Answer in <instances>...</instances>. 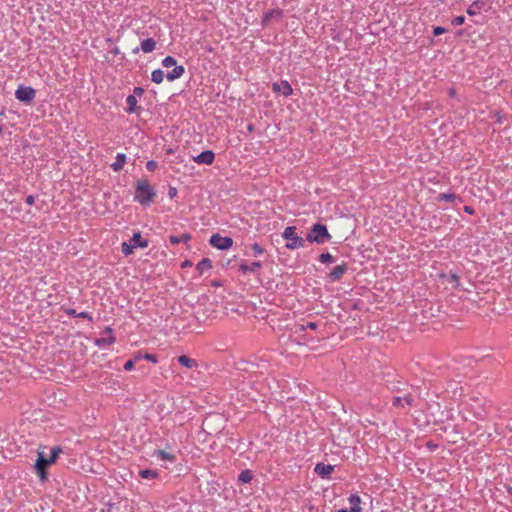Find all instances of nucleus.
<instances>
[{"instance_id":"obj_3","label":"nucleus","mask_w":512,"mask_h":512,"mask_svg":"<svg viewBox=\"0 0 512 512\" xmlns=\"http://www.w3.org/2000/svg\"><path fill=\"white\" fill-rule=\"evenodd\" d=\"M282 236L284 239L288 240V242L286 243V248L289 250H294L305 245V239L299 237L296 234L295 226L286 227Z\"/></svg>"},{"instance_id":"obj_34","label":"nucleus","mask_w":512,"mask_h":512,"mask_svg":"<svg viewBox=\"0 0 512 512\" xmlns=\"http://www.w3.org/2000/svg\"><path fill=\"white\" fill-rule=\"evenodd\" d=\"M252 250L254 251V256H258L264 253V249L258 243H254L252 245Z\"/></svg>"},{"instance_id":"obj_11","label":"nucleus","mask_w":512,"mask_h":512,"mask_svg":"<svg viewBox=\"0 0 512 512\" xmlns=\"http://www.w3.org/2000/svg\"><path fill=\"white\" fill-rule=\"evenodd\" d=\"M334 468L335 467L331 464L317 463L314 471L321 478H328L330 476V474L334 471Z\"/></svg>"},{"instance_id":"obj_21","label":"nucleus","mask_w":512,"mask_h":512,"mask_svg":"<svg viewBox=\"0 0 512 512\" xmlns=\"http://www.w3.org/2000/svg\"><path fill=\"white\" fill-rule=\"evenodd\" d=\"M127 108L125 109L127 113H133L137 110V99L135 95H128L126 98Z\"/></svg>"},{"instance_id":"obj_51","label":"nucleus","mask_w":512,"mask_h":512,"mask_svg":"<svg viewBox=\"0 0 512 512\" xmlns=\"http://www.w3.org/2000/svg\"><path fill=\"white\" fill-rule=\"evenodd\" d=\"M506 488L508 493L512 495V486H507Z\"/></svg>"},{"instance_id":"obj_55","label":"nucleus","mask_w":512,"mask_h":512,"mask_svg":"<svg viewBox=\"0 0 512 512\" xmlns=\"http://www.w3.org/2000/svg\"><path fill=\"white\" fill-rule=\"evenodd\" d=\"M400 389L399 388H396V387H393L392 388V391H399Z\"/></svg>"},{"instance_id":"obj_50","label":"nucleus","mask_w":512,"mask_h":512,"mask_svg":"<svg viewBox=\"0 0 512 512\" xmlns=\"http://www.w3.org/2000/svg\"><path fill=\"white\" fill-rule=\"evenodd\" d=\"M111 52H112L113 54H118V53H119V49L116 47V48H114Z\"/></svg>"},{"instance_id":"obj_15","label":"nucleus","mask_w":512,"mask_h":512,"mask_svg":"<svg viewBox=\"0 0 512 512\" xmlns=\"http://www.w3.org/2000/svg\"><path fill=\"white\" fill-rule=\"evenodd\" d=\"M177 361L180 365H182L186 368H189V369L198 367L197 361L195 359H192V358L186 356V355H180L177 358Z\"/></svg>"},{"instance_id":"obj_26","label":"nucleus","mask_w":512,"mask_h":512,"mask_svg":"<svg viewBox=\"0 0 512 512\" xmlns=\"http://www.w3.org/2000/svg\"><path fill=\"white\" fill-rule=\"evenodd\" d=\"M155 454L162 460H167L170 462L175 461V456L171 453L166 452L165 450H157Z\"/></svg>"},{"instance_id":"obj_53","label":"nucleus","mask_w":512,"mask_h":512,"mask_svg":"<svg viewBox=\"0 0 512 512\" xmlns=\"http://www.w3.org/2000/svg\"><path fill=\"white\" fill-rule=\"evenodd\" d=\"M248 130H249V131H252V130H253V126H252L251 124L248 126Z\"/></svg>"},{"instance_id":"obj_6","label":"nucleus","mask_w":512,"mask_h":512,"mask_svg":"<svg viewBox=\"0 0 512 512\" xmlns=\"http://www.w3.org/2000/svg\"><path fill=\"white\" fill-rule=\"evenodd\" d=\"M50 464L51 463H48V458L44 456V453L38 452L34 467L41 480H45L47 478L46 467Z\"/></svg>"},{"instance_id":"obj_2","label":"nucleus","mask_w":512,"mask_h":512,"mask_svg":"<svg viewBox=\"0 0 512 512\" xmlns=\"http://www.w3.org/2000/svg\"><path fill=\"white\" fill-rule=\"evenodd\" d=\"M331 235L325 225L315 223L309 230L306 240L310 243L324 244L330 241Z\"/></svg>"},{"instance_id":"obj_38","label":"nucleus","mask_w":512,"mask_h":512,"mask_svg":"<svg viewBox=\"0 0 512 512\" xmlns=\"http://www.w3.org/2000/svg\"><path fill=\"white\" fill-rule=\"evenodd\" d=\"M317 326L318 325L316 322H308L306 325H301V330H305L307 328L315 330L317 328Z\"/></svg>"},{"instance_id":"obj_31","label":"nucleus","mask_w":512,"mask_h":512,"mask_svg":"<svg viewBox=\"0 0 512 512\" xmlns=\"http://www.w3.org/2000/svg\"><path fill=\"white\" fill-rule=\"evenodd\" d=\"M62 452V449L60 447H54L52 448L51 450V455L50 457L48 458V463H51L53 464L56 459L58 458L59 454Z\"/></svg>"},{"instance_id":"obj_27","label":"nucleus","mask_w":512,"mask_h":512,"mask_svg":"<svg viewBox=\"0 0 512 512\" xmlns=\"http://www.w3.org/2000/svg\"><path fill=\"white\" fill-rule=\"evenodd\" d=\"M283 11L281 9H273L269 10L265 13L263 23H267L271 18H273L275 15L282 16Z\"/></svg>"},{"instance_id":"obj_29","label":"nucleus","mask_w":512,"mask_h":512,"mask_svg":"<svg viewBox=\"0 0 512 512\" xmlns=\"http://www.w3.org/2000/svg\"><path fill=\"white\" fill-rule=\"evenodd\" d=\"M457 198L454 193H440L437 197L438 201L453 202Z\"/></svg>"},{"instance_id":"obj_5","label":"nucleus","mask_w":512,"mask_h":512,"mask_svg":"<svg viewBox=\"0 0 512 512\" xmlns=\"http://www.w3.org/2000/svg\"><path fill=\"white\" fill-rule=\"evenodd\" d=\"M36 91L30 86H19L15 91V97L23 103H30L35 98Z\"/></svg>"},{"instance_id":"obj_19","label":"nucleus","mask_w":512,"mask_h":512,"mask_svg":"<svg viewBox=\"0 0 512 512\" xmlns=\"http://www.w3.org/2000/svg\"><path fill=\"white\" fill-rule=\"evenodd\" d=\"M212 268V261L209 258H203L196 266L199 275Z\"/></svg>"},{"instance_id":"obj_48","label":"nucleus","mask_w":512,"mask_h":512,"mask_svg":"<svg viewBox=\"0 0 512 512\" xmlns=\"http://www.w3.org/2000/svg\"><path fill=\"white\" fill-rule=\"evenodd\" d=\"M191 265H192V262H191V261H189V260H185V261L181 264V266H182L183 268H185V267H189V266H191Z\"/></svg>"},{"instance_id":"obj_35","label":"nucleus","mask_w":512,"mask_h":512,"mask_svg":"<svg viewBox=\"0 0 512 512\" xmlns=\"http://www.w3.org/2000/svg\"><path fill=\"white\" fill-rule=\"evenodd\" d=\"M465 23V17L460 15V16H457L455 17L453 20H452V24L455 25V26H461Z\"/></svg>"},{"instance_id":"obj_40","label":"nucleus","mask_w":512,"mask_h":512,"mask_svg":"<svg viewBox=\"0 0 512 512\" xmlns=\"http://www.w3.org/2000/svg\"><path fill=\"white\" fill-rule=\"evenodd\" d=\"M134 364H135V361L133 359H130V360L126 361V363L124 364V369L126 371H130L133 369Z\"/></svg>"},{"instance_id":"obj_24","label":"nucleus","mask_w":512,"mask_h":512,"mask_svg":"<svg viewBox=\"0 0 512 512\" xmlns=\"http://www.w3.org/2000/svg\"><path fill=\"white\" fill-rule=\"evenodd\" d=\"M164 76V72L161 69H156L151 74V80L156 84H160L163 82Z\"/></svg>"},{"instance_id":"obj_30","label":"nucleus","mask_w":512,"mask_h":512,"mask_svg":"<svg viewBox=\"0 0 512 512\" xmlns=\"http://www.w3.org/2000/svg\"><path fill=\"white\" fill-rule=\"evenodd\" d=\"M135 247L133 244L129 241V243L124 242L121 246V251L125 256H129L134 252Z\"/></svg>"},{"instance_id":"obj_20","label":"nucleus","mask_w":512,"mask_h":512,"mask_svg":"<svg viewBox=\"0 0 512 512\" xmlns=\"http://www.w3.org/2000/svg\"><path fill=\"white\" fill-rule=\"evenodd\" d=\"M125 163H126V155L123 153H118L116 156V161L111 165V168L115 172H118L123 168Z\"/></svg>"},{"instance_id":"obj_41","label":"nucleus","mask_w":512,"mask_h":512,"mask_svg":"<svg viewBox=\"0 0 512 512\" xmlns=\"http://www.w3.org/2000/svg\"><path fill=\"white\" fill-rule=\"evenodd\" d=\"M169 241L172 245L179 244L181 242L180 236L170 235Z\"/></svg>"},{"instance_id":"obj_14","label":"nucleus","mask_w":512,"mask_h":512,"mask_svg":"<svg viewBox=\"0 0 512 512\" xmlns=\"http://www.w3.org/2000/svg\"><path fill=\"white\" fill-rule=\"evenodd\" d=\"M261 267H262L261 262H252V263H250V264H248V263H241V264L239 265V271H241V272H243V273H247V272L255 273V272H257Z\"/></svg>"},{"instance_id":"obj_54","label":"nucleus","mask_w":512,"mask_h":512,"mask_svg":"<svg viewBox=\"0 0 512 512\" xmlns=\"http://www.w3.org/2000/svg\"><path fill=\"white\" fill-rule=\"evenodd\" d=\"M453 280L457 281L458 280V277L456 275H453L452 276Z\"/></svg>"},{"instance_id":"obj_47","label":"nucleus","mask_w":512,"mask_h":512,"mask_svg":"<svg viewBox=\"0 0 512 512\" xmlns=\"http://www.w3.org/2000/svg\"><path fill=\"white\" fill-rule=\"evenodd\" d=\"M143 359V355L141 353H138L134 356L133 360L136 362H138L139 360Z\"/></svg>"},{"instance_id":"obj_56","label":"nucleus","mask_w":512,"mask_h":512,"mask_svg":"<svg viewBox=\"0 0 512 512\" xmlns=\"http://www.w3.org/2000/svg\"><path fill=\"white\" fill-rule=\"evenodd\" d=\"M106 330H107L108 332H110V333L112 332V329H111V328H107Z\"/></svg>"},{"instance_id":"obj_23","label":"nucleus","mask_w":512,"mask_h":512,"mask_svg":"<svg viewBox=\"0 0 512 512\" xmlns=\"http://www.w3.org/2000/svg\"><path fill=\"white\" fill-rule=\"evenodd\" d=\"M253 478L252 472L248 469L240 472L238 476V481L240 483H249Z\"/></svg>"},{"instance_id":"obj_18","label":"nucleus","mask_w":512,"mask_h":512,"mask_svg":"<svg viewBox=\"0 0 512 512\" xmlns=\"http://www.w3.org/2000/svg\"><path fill=\"white\" fill-rule=\"evenodd\" d=\"M485 6V2L483 0L474 1L467 9V14L469 16H474Z\"/></svg>"},{"instance_id":"obj_16","label":"nucleus","mask_w":512,"mask_h":512,"mask_svg":"<svg viewBox=\"0 0 512 512\" xmlns=\"http://www.w3.org/2000/svg\"><path fill=\"white\" fill-rule=\"evenodd\" d=\"M130 242L133 244L135 248H146L149 244L148 240L142 239L140 232H135L133 237L130 239Z\"/></svg>"},{"instance_id":"obj_58","label":"nucleus","mask_w":512,"mask_h":512,"mask_svg":"<svg viewBox=\"0 0 512 512\" xmlns=\"http://www.w3.org/2000/svg\"><path fill=\"white\" fill-rule=\"evenodd\" d=\"M511 94H512V89H511Z\"/></svg>"},{"instance_id":"obj_37","label":"nucleus","mask_w":512,"mask_h":512,"mask_svg":"<svg viewBox=\"0 0 512 512\" xmlns=\"http://www.w3.org/2000/svg\"><path fill=\"white\" fill-rule=\"evenodd\" d=\"M158 167V164L154 160H150L146 163V168L148 171H154Z\"/></svg>"},{"instance_id":"obj_36","label":"nucleus","mask_w":512,"mask_h":512,"mask_svg":"<svg viewBox=\"0 0 512 512\" xmlns=\"http://www.w3.org/2000/svg\"><path fill=\"white\" fill-rule=\"evenodd\" d=\"M143 359H145L147 361H150L152 363H157L158 362V359H157L156 355H154V354L145 353L143 355Z\"/></svg>"},{"instance_id":"obj_42","label":"nucleus","mask_w":512,"mask_h":512,"mask_svg":"<svg viewBox=\"0 0 512 512\" xmlns=\"http://www.w3.org/2000/svg\"><path fill=\"white\" fill-rule=\"evenodd\" d=\"M192 236L189 233H184L180 236L181 242L188 243L191 240Z\"/></svg>"},{"instance_id":"obj_7","label":"nucleus","mask_w":512,"mask_h":512,"mask_svg":"<svg viewBox=\"0 0 512 512\" xmlns=\"http://www.w3.org/2000/svg\"><path fill=\"white\" fill-rule=\"evenodd\" d=\"M392 406L395 408H409L414 406V398L411 394H406L404 396H394L392 398Z\"/></svg>"},{"instance_id":"obj_57","label":"nucleus","mask_w":512,"mask_h":512,"mask_svg":"<svg viewBox=\"0 0 512 512\" xmlns=\"http://www.w3.org/2000/svg\"><path fill=\"white\" fill-rule=\"evenodd\" d=\"M0 133H2V127H0Z\"/></svg>"},{"instance_id":"obj_17","label":"nucleus","mask_w":512,"mask_h":512,"mask_svg":"<svg viewBox=\"0 0 512 512\" xmlns=\"http://www.w3.org/2000/svg\"><path fill=\"white\" fill-rule=\"evenodd\" d=\"M348 500L351 505V507H350L351 512H362V508L360 506L361 498L358 495L353 494L349 497Z\"/></svg>"},{"instance_id":"obj_25","label":"nucleus","mask_w":512,"mask_h":512,"mask_svg":"<svg viewBox=\"0 0 512 512\" xmlns=\"http://www.w3.org/2000/svg\"><path fill=\"white\" fill-rule=\"evenodd\" d=\"M66 314L72 317H79V318H88L90 321H92V317L87 312H76L75 309L69 308L66 310Z\"/></svg>"},{"instance_id":"obj_9","label":"nucleus","mask_w":512,"mask_h":512,"mask_svg":"<svg viewBox=\"0 0 512 512\" xmlns=\"http://www.w3.org/2000/svg\"><path fill=\"white\" fill-rule=\"evenodd\" d=\"M215 154L212 150H205L193 158L197 164L211 165L214 162Z\"/></svg>"},{"instance_id":"obj_46","label":"nucleus","mask_w":512,"mask_h":512,"mask_svg":"<svg viewBox=\"0 0 512 512\" xmlns=\"http://www.w3.org/2000/svg\"><path fill=\"white\" fill-rule=\"evenodd\" d=\"M464 211L468 214H473L474 210L471 206H464Z\"/></svg>"},{"instance_id":"obj_39","label":"nucleus","mask_w":512,"mask_h":512,"mask_svg":"<svg viewBox=\"0 0 512 512\" xmlns=\"http://www.w3.org/2000/svg\"><path fill=\"white\" fill-rule=\"evenodd\" d=\"M445 32H446V29L444 27H441V26H437L433 30L434 36H439V35H441V34H443Z\"/></svg>"},{"instance_id":"obj_43","label":"nucleus","mask_w":512,"mask_h":512,"mask_svg":"<svg viewBox=\"0 0 512 512\" xmlns=\"http://www.w3.org/2000/svg\"><path fill=\"white\" fill-rule=\"evenodd\" d=\"M177 195V189L175 187H169V190H168V196L169 198H174L175 196Z\"/></svg>"},{"instance_id":"obj_45","label":"nucleus","mask_w":512,"mask_h":512,"mask_svg":"<svg viewBox=\"0 0 512 512\" xmlns=\"http://www.w3.org/2000/svg\"><path fill=\"white\" fill-rule=\"evenodd\" d=\"M34 201H35V197L33 195H28L25 199V202L28 204V205H32L34 204Z\"/></svg>"},{"instance_id":"obj_22","label":"nucleus","mask_w":512,"mask_h":512,"mask_svg":"<svg viewBox=\"0 0 512 512\" xmlns=\"http://www.w3.org/2000/svg\"><path fill=\"white\" fill-rule=\"evenodd\" d=\"M139 476L143 479H155L158 477V472L155 470L144 469L139 471Z\"/></svg>"},{"instance_id":"obj_12","label":"nucleus","mask_w":512,"mask_h":512,"mask_svg":"<svg viewBox=\"0 0 512 512\" xmlns=\"http://www.w3.org/2000/svg\"><path fill=\"white\" fill-rule=\"evenodd\" d=\"M156 47V41L153 38H147L141 41L140 48H135L133 53H138L141 49L144 53L152 52Z\"/></svg>"},{"instance_id":"obj_1","label":"nucleus","mask_w":512,"mask_h":512,"mask_svg":"<svg viewBox=\"0 0 512 512\" xmlns=\"http://www.w3.org/2000/svg\"><path fill=\"white\" fill-rule=\"evenodd\" d=\"M155 196V190L147 180L143 179L137 181L134 196L135 201L139 202L141 205H147L153 201Z\"/></svg>"},{"instance_id":"obj_33","label":"nucleus","mask_w":512,"mask_h":512,"mask_svg":"<svg viewBox=\"0 0 512 512\" xmlns=\"http://www.w3.org/2000/svg\"><path fill=\"white\" fill-rule=\"evenodd\" d=\"M176 63H177L176 59L174 57H172V56H167V57H165L162 60V65L165 68H169V67L175 66Z\"/></svg>"},{"instance_id":"obj_32","label":"nucleus","mask_w":512,"mask_h":512,"mask_svg":"<svg viewBox=\"0 0 512 512\" xmlns=\"http://www.w3.org/2000/svg\"><path fill=\"white\" fill-rule=\"evenodd\" d=\"M319 261L321 263H333V262H335V258L330 253L326 252V253H322L319 256Z\"/></svg>"},{"instance_id":"obj_4","label":"nucleus","mask_w":512,"mask_h":512,"mask_svg":"<svg viewBox=\"0 0 512 512\" xmlns=\"http://www.w3.org/2000/svg\"><path fill=\"white\" fill-rule=\"evenodd\" d=\"M209 243L217 249L227 250L233 245V240L231 237H224L216 233L211 236Z\"/></svg>"},{"instance_id":"obj_44","label":"nucleus","mask_w":512,"mask_h":512,"mask_svg":"<svg viewBox=\"0 0 512 512\" xmlns=\"http://www.w3.org/2000/svg\"><path fill=\"white\" fill-rule=\"evenodd\" d=\"M133 92H134L133 95H135V96L136 95L137 96H142L144 94L145 90L142 87H135Z\"/></svg>"},{"instance_id":"obj_10","label":"nucleus","mask_w":512,"mask_h":512,"mask_svg":"<svg viewBox=\"0 0 512 512\" xmlns=\"http://www.w3.org/2000/svg\"><path fill=\"white\" fill-rule=\"evenodd\" d=\"M274 92H281L284 96H289L293 93V89L288 81L284 80L279 83L275 82L272 84Z\"/></svg>"},{"instance_id":"obj_13","label":"nucleus","mask_w":512,"mask_h":512,"mask_svg":"<svg viewBox=\"0 0 512 512\" xmlns=\"http://www.w3.org/2000/svg\"><path fill=\"white\" fill-rule=\"evenodd\" d=\"M185 73V68L182 65H175L172 71L166 74V79L170 82L179 79Z\"/></svg>"},{"instance_id":"obj_52","label":"nucleus","mask_w":512,"mask_h":512,"mask_svg":"<svg viewBox=\"0 0 512 512\" xmlns=\"http://www.w3.org/2000/svg\"><path fill=\"white\" fill-rule=\"evenodd\" d=\"M337 512H351V510H348V509H340V510H338Z\"/></svg>"},{"instance_id":"obj_28","label":"nucleus","mask_w":512,"mask_h":512,"mask_svg":"<svg viewBox=\"0 0 512 512\" xmlns=\"http://www.w3.org/2000/svg\"><path fill=\"white\" fill-rule=\"evenodd\" d=\"M115 342V337L114 336H110L108 338H98L95 340V344L97 346H108V345H111Z\"/></svg>"},{"instance_id":"obj_49","label":"nucleus","mask_w":512,"mask_h":512,"mask_svg":"<svg viewBox=\"0 0 512 512\" xmlns=\"http://www.w3.org/2000/svg\"><path fill=\"white\" fill-rule=\"evenodd\" d=\"M449 95H450L451 97H454V95H455V90H454V89H450V90H449Z\"/></svg>"},{"instance_id":"obj_8","label":"nucleus","mask_w":512,"mask_h":512,"mask_svg":"<svg viewBox=\"0 0 512 512\" xmlns=\"http://www.w3.org/2000/svg\"><path fill=\"white\" fill-rule=\"evenodd\" d=\"M348 271V264L342 263L341 265H337L332 269V271L327 275V278L330 282H336L342 279L343 275Z\"/></svg>"}]
</instances>
